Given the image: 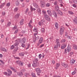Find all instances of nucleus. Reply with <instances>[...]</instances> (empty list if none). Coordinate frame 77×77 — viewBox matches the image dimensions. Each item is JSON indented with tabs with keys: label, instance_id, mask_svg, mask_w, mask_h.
<instances>
[{
	"label": "nucleus",
	"instance_id": "4be33fe9",
	"mask_svg": "<svg viewBox=\"0 0 77 77\" xmlns=\"http://www.w3.org/2000/svg\"><path fill=\"white\" fill-rule=\"evenodd\" d=\"M55 26L56 27V29H58V26H58V23H55Z\"/></svg>",
	"mask_w": 77,
	"mask_h": 77
},
{
	"label": "nucleus",
	"instance_id": "4468645a",
	"mask_svg": "<svg viewBox=\"0 0 77 77\" xmlns=\"http://www.w3.org/2000/svg\"><path fill=\"white\" fill-rule=\"evenodd\" d=\"M33 5L35 8H39V6H38L37 4L35 3H33Z\"/></svg>",
	"mask_w": 77,
	"mask_h": 77
},
{
	"label": "nucleus",
	"instance_id": "603ef678",
	"mask_svg": "<svg viewBox=\"0 0 77 77\" xmlns=\"http://www.w3.org/2000/svg\"><path fill=\"white\" fill-rule=\"evenodd\" d=\"M28 11H29V9L27 8L26 11H25V13L26 14V13H27V12H28Z\"/></svg>",
	"mask_w": 77,
	"mask_h": 77
},
{
	"label": "nucleus",
	"instance_id": "aec40b11",
	"mask_svg": "<svg viewBox=\"0 0 77 77\" xmlns=\"http://www.w3.org/2000/svg\"><path fill=\"white\" fill-rule=\"evenodd\" d=\"M60 66V63H57L56 66L55 68L56 69H58V68H59Z\"/></svg>",
	"mask_w": 77,
	"mask_h": 77
},
{
	"label": "nucleus",
	"instance_id": "c85d7f7f",
	"mask_svg": "<svg viewBox=\"0 0 77 77\" xmlns=\"http://www.w3.org/2000/svg\"><path fill=\"white\" fill-rule=\"evenodd\" d=\"M20 2L18 1H17L16 2V6H18Z\"/></svg>",
	"mask_w": 77,
	"mask_h": 77
},
{
	"label": "nucleus",
	"instance_id": "a878e982",
	"mask_svg": "<svg viewBox=\"0 0 77 77\" xmlns=\"http://www.w3.org/2000/svg\"><path fill=\"white\" fill-rule=\"evenodd\" d=\"M58 46H59V45H56L54 47V50H57V49L58 48Z\"/></svg>",
	"mask_w": 77,
	"mask_h": 77
},
{
	"label": "nucleus",
	"instance_id": "2f4dec72",
	"mask_svg": "<svg viewBox=\"0 0 77 77\" xmlns=\"http://www.w3.org/2000/svg\"><path fill=\"white\" fill-rule=\"evenodd\" d=\"M58 14H59L60 15H63L62 12L60 10L58 11Z\"/></svg>",
	"mask_w": 77,
	"mask_h": 77
},
{
	"label": "nucleus",
	"instance_id": "6e6d98bb",
	"mask_svg": "<svg viewBox=\"0 0 77 77\" xmlns=\"http://www.w3.org/2000/svg\"><path fill=\"white\" fill-rule=\"evenodd\" d=\"M10 3H8L7 4V6H10Z\"/></svg>",
	"mask_w": 77,
	"mask_h": 77
},
{
	"label": "nucleus",
	"instance_id": "ea45409f",
	"mask_svg": "<svg viewBox=\"0 0 77 77\" xmlns=\"http://www.w3.org/2000/svg\"><path fill=\"white\" fill-rule=\"evenodd\" d=\"M18 10V8H16L14 10V12H17Z\"/></svg>",
	"mask_w": 77,
	"mask_h": 77
},
{
	"label": "nucleus",
	"instance_id": "9d476101",
	"mask_svg": "<svg viewBox=\"0 0 77 77\" xmlns=\"http://www.w3.org/2000/svg\"><path fill=\"white\" fill-rule=\"evenodd\" d=\"M43 23H44V20H42L38 23L39 26H42V25H43V24H44Z\"/></svg>",
	"mask_w": 77,
	"mask_h": 77
},
{
	"label": "nucleus",
	"instance_id": "58836bf2",
	"mask_svg": "<svg viewBox=\"0 0 77 77\" xmlns=\"http://www.w3.org/2000/svg\"><path fill=\"white\" fill-rule=\"evenodd\" d=\"M50 6V4L49 3H48L46 4V7H49Z\"/></svg>",
	"mask_w": 77,
	"mask_h": 77
},
{
	"label": "nucleus",
	"instance_id": "e2e57ef3",
	"mask_svg": "<svg viewBox=\"0 0 77 77\" xmlns=\"http://www.w3.org/2000/svg\"><path fill=\"white\" fill-rule=\"evenodd\" d=\"M10 68H11V69H12V71H13L14 69V68H13L12 67H10Z\"/></svg>",
	"mask_w": 77,
	"mask_h": 77
},
{
	"label": "nucleus",
	"instance_id": "338daca9",
	"mask_svg": "<svg viewBox=\"0 0 77 77\" xmlns=\"http://www.w3.org/2000/svg\"><path fill=\"white\" fill-rule=\"evenodd\" d=\"M54 77H61L60 76H58V75H54Z\"/></svg>",
	"mask_w": 77,
	"mask_h": 77
},
{
	"label": "nucleus",
	"instance_id": "6e6552de",
	"mask_svg": "<svg viewBox=\"0 0 77 77\" xmlns=\"http://www.w3.org/2000/svg\"><path fill=\"white\" fill-rule=\"evenodd\" d=\"M33 64H32L33 67H36L37 66V62L35 60L33 61Z\"/></svg>",
	"mask_w": 77,
	"mask_h": 77
},
{
	"label": "nucleus",
	"instance_id": "bf43d9fd",
	"mask_svg": "<svg viewBox=\"0 0 77 77\" xmlns=\"http://www.w3.org/2000/svg\"><path fill=\"white\" fill-rule=\"evenodd\" d=\"M67 34H68V33L67 32H66L65 36H66V37L67 36H68V35H67Z\"/></svg>",
	"mask_w": 77,
	"mask_h": 77
},
{
	"label": "nucleus",
	"instance_id": "2eb2a0df",
	"mask_svg": "<svg viewBox=\"0 0 77 77\" xmlns=\"http://www.w3.org/2000/svg\"><path fill=\"white\" fill-rule=\"evenodd\" d=\"M26 38H23L22 39V41L21 43L22 44H24V43H25V42H26Z\"/></svg>",
	"mask_w": 77,
	"mask_h": 77
},
{
	"label": "nucleus",
	"instance_id": "7ed1b4c3",
	"mask_svg": "<svg viewBox=\"0 0 77 77\" xmlns=\"http://www.w3.org/2000/svg\"><path fill=\"white\" fill-rule=\"evenodd\" d=\"M71 47L70 46H68L67 49H65V52L66 53L67 51L68 53H69L70 51H71Z\"/></svg>",
	"mask_w": 77,
	"mask_h": 77
},
{
	"label": "nucleus",
	"instance_id": "1a4fd4ad",
	"mask_svg": "<svg viewBox=\"0 0 77 77\" xmlns=\"http://www.w3.org/2000/svg\"><path fill=\"white\" fill-rule=\"evenodd\" d=\"M16 41H17V42H16L14 44V46H18V45L19 44V43H20V40H16Z\"/></svg>",
	"mask_w": 77,
	"mask_h": 77
},
{
	"label": "nucleus",
	"instance_id": "4d7b16f0",
	"mask_svg": "<svg viewBox=\"0 0 77 77\" xmlns=\"http://www.w3.org/2000/svg\"><path fill=\"white\" fill-rule=\"evenodd\" d=\"M72 75H74V74H75V71L73 72L72 73Z\"/></svg>",
	"mask_w": 77,
	"mask_h": 77
},
{
	"label": "nucleus",
	"instance_id": "f3484780",
	"mask_svg": "<svg viewBox=\"0 0 77 77\" xmlns=\"http://www.w3.org/2000/svg\"><path fill=\"white\" fill-rule=\"evenodd\" d=\"M42 42H43V38L41 37L40 38L38 43L40 44H41Z\"/></svg>",
	"mask_w": 77,
	"mask_h": 77
},
{
	"label": "nucleus",
	"instance_id": "9b49d317",
	"mask_svg": "<svg viewBox=\"0 0 77 77\" xmlns=\"http://www.w3.org/2000/svg\"><path fill=\"white\" fill-rule=\"evenodd\" d=\"M16 63L18 64H19V65H20L21 66H23V63H21V62L20 60L17 61H16Z\"/></svg>",
	"mask_w": 77,
	"mask_h": 77
},
{
	"label": "nucleus",
	"instance_id": "864d4df0",
	"mask_svg": "<svg viewBox=\"0 0 77 77\" xmlns=\"http://www.w3.org/2000/svg\"><path fill=\"white\" fill-rule=\"evenodd\" d=\"M42 12L44 14H46V11H45L43 10V11Z\"/></svg>",
	"mask_w": 77,
	"mask_h": 77
},
{
	"label": "nucleus",
	"instance_id": "a18cd8bd",
	"mask_svg": "<svg viewBox=\"0 0 77 77\" xmlns=\"http://www.w3.org/2000/svg\"><path fill=\"white\" fill-rule=\"evenodd\" d=\"M66 40L65 39H64L61 40V42H65Z\"/></svg>",
	"mask_w": 77,
	"mask_h": 77
},
{
	"label": "nucleus",
	"instance_id": "72a5a7b5",
	"mask_svg": "<svg viewBox=\"0 0 77 77\" xmlns=\"http://www.w3.org/2000/svg\"><path fill=\"white\" fill-rule=\"evenodd\" d=\"M5 3H3L0 6V8H2L4 6H5Z\"/></svg>",
	"mask_w": 77,
	"mask_h": 77
},
{
	"label": "nucleus",
	"instance_id": "37998d69",
	"mask_svg": "<svg viewBox=\"0 0 77 77\" xmlns=\"http://www.w3.org/2000/svg\"><path fill=\"white\" fill-rule=\"evenodd\" d=\"M42 57V55L41 54L39 55L38 57H39V59H41V58Z\"/></svg>",
	"mask_w": 77,
	"mask_h": 77
},
{
	"label": "nucleus",
	"instance_id": "0e129e2a",
	"mask_svg": "<svg viewBox=\"0 0 77 77\" xmlns=\"http://www.w3.org/2000/svg\"><path fill=\"white\" fill-rule=\"evenodd\" d=\"M21 46L22 47H25V45H23V44H22Z\"/></svg>",
	"mask_w": 77,
	"mask_h": 77
},
{
	"label": "nucleus",
	"instance_id": "bb28decb",
	"mask_svg": "<svg viewBox=\"0 0 77 77\" xmlns=\"http://www.w3.org/2000/svg\"><path fill=\"white\" fill-rule=\"evenodd\" d=\"M30 10L32 12V11H35L36 9L35 8H32V7L31 6L30 8Z\"/></svg>",
	"mask_w": 77,
	"mask_h": 77
},
{
	"label": "nucleus",
	"instance_id": "39448f33",
	"mask_svg": "<svg viewBox=\"0 0 77 77\" xmlns=\"http://www.w3.org/2000/svg\"><path fill=\"white\" fill-rule=\"evenodd\" d=\"M41 8H44L45 6V2L44 1H41Z\"/></svg>",
	"mask_w": 77,
	"mask_h": 77
},
{
	"label": "nucleus",
	"instance_id": "ddd939ff",
	"mask_svg": "<svg viewBox=\"0 0 77 77\" xmlns=\"http://www.w3.org/2000/svg\"><path fill=\"white\" fill-rule=\"evenodd\" d=\"M32 23H33V22H32V20H31L30 21L29 23L28 24L29 27L31 28L33 27V26H32L31 25V24H32Z\"/></svg>",
	"mask_w": 77,
	"mask_h": 77
},
{
	"label": "nucleus",
	"instance_id": "f704fd0d",
	"mask_svg": "<svg viewBox=\"0 0 77 77\" xmlns=\"http://www.w3.org/2000/svg\"><path fill=\"white\" fill-rule=\"evenodd\" d=\"M32 77H36V75H35V74L34 73H32Z\"/></svg>",
	"mask_w": 77,
	"mask_h": 77
},
{
	"label": "nucleus",
	"instance_id": "0eeeda50",
	"mask_svg": "<svg viewBox=\"0 0 77 77\" xmlns=\"http://www.w3.org/2000/svg\"><path fill=\"white\" fill-rule=\"evenodd\" d=\"M62 65L64 68H68V65L65 63H62Z\"/></svg>",
	"mask_w": 77,
	"mask_h": 77
},
{
	"label": "nucleus",
	"instance_id": "cd10ccee",
	"mask_svg": "<svg viewBox=\"0 0 77 77\" xmlns=\"http://www.w3.org/2000/svg\"><path fill=\"white\" fill-rule=\"evenodd\" d=\"M23 21H24V20L23 19H22L20 21V24H21V25L23 24Z\"/></svg>",
	"mask_w": 77,
	"mask_h": 77
},
{
	"label": "nucleus",
	"instance_id": "473e14b6",
	"mask_svg": "<svg viewBox=\"0 0 77 77\" xmlns=\"http://www.w3.org/2000/svg\"><path fill=\"white\" fill-rule=\"evenodd\" d=\"M20 17V14H17L15 15V18H18Z\"/></svg>",
	"mask_w": 77,
	"mask_h": 77
},
{
	"label": "nucleus",
	"instance_id": "a19ab883",
	"mask_svg": "<svg viewBox=\"0 0 77 77\" xmlns=\"http://www.w3.org/2000/svg\"><path fill=\"white\" fill-rule=\"evenodd\" d=\"M17 29V27L16 26H15L13 28V30H15V29Z\"/></svg>",
	"mask_w": 77,
	"mask_h": 77
},
{
	"label": "nucleus",
	"instance_id": "052dcab7",
	"mask_svg": "<svg viewBox=\"0 0 77 77\" xmlns=\"http://www.w3.org/2000/svg\"><path fill=\"white\" fill-rule=\"evenodd\" d=\"M13 71L15 72H17V71L16 69H14Z\"/></svg>",
	"mask_w": 77,
	"mask_h": 77
},
{
	"label": "nucleus",
	"instance_id": "8fccbe9b",
	"mask_svg": "<svg viewBox=\"0 0 77 77\" xmlns=\"http://www.w3.org/2000/svg\"><path fill=\"white\" fill-rule=\"evenodd\" d=\"M11 24V22H9L8 24V26H10V25Z\"/></svg>",
	"mask_w": 77,
	"mask_h": 77
},
{
	"label": "nucleus",
	"instance_id": "c03bdc74",
	"mask_svg": "<svg viewBox=\"0 0 77 77\" xmlns=\"http://www.w3.org/2000/svg\"><path fill=\"white\" fill-rule=\"evenodd\" d=\"M66 37H67V38H68V39H71V38H72L71 37V36H69L68 35H67V36Z\"/></svg>",
	"mask_w": 77,
	"mask_h": 77
},
{
	"label": "nucleus",
	"instance_id": "412c9836",
	"mask_svg": "<svg viewBox=\"0 0 77 77\" xmlns=\"http://www.w3.org/2000/svg\"><path fill=\"white\" fill-rule=\"evenodd\" d=\"M59 6H57L55 7V10L56 11H59Z\"/></svg>",
	"mask_w": 77,
	"mask_h": 77
},
{
	"label": "nucleus",
	"instance_id": "49530a36",
	"mask_svg": "<svg viewBox=\"0 0 77 77\" xmlns=\"http://www.w3.org/2000/svg\"><path fill=\"white\" fill-rule=\"evenodd\" d=\"M73 48H74V49H75V50H77V46H76V45H74L73 46Z\"/></svg>",
	"mask_w": 77,
	"mask_h": 77
},
{
	"label": "nucleus",
	"instance_id": "3c124183",
	"mask_svg": "<svg viewBox=\"0 0 77 77\" xmlns=\"http://www.w3.org/2000/svg\"><path fill=\"white\" fill-rule=\"evenodd\" d=\"M57 1H55L54 3V5H57Z\"/></svg>",
	"mask_w": 77,
	"mask_h": 77
},
{
	"label": "nucleus",
	"instance_id": "680f3d73",
	"mask_svg": "<svg viewBox=\"0 0 77 77\" xmlns=\"http://www.w3.org/2000/svg\"><path fill=\"white\" fill-rule=\"evenodd\" d=\"M44 45V44L41 45L40 47V48H42V47Z\"/></svg>",
	"mask_w": 77,
	"mask_h": 77
},
{
	"label": "nucleus",
	"instance_id": "20e7f679",
	"mask_svg": "<svg viewBox=\"0 0 77 77\" xmlns=\"http://www.w3.org/2000/svg\"><path fill=\"white\" fill-rule=\"evenodd\" d=\"M44 17L48 21H50V17L48 15H47V14H44Z\"/></svg>",
	"mask_w": 77,
	"mask_h": 77
},
{
	"label": "nucleus",
	"instance_id": "09e8293b",
	"mask_svg": "<svg viewBox=\"0 0 77 77\" xmlns=\"http://www.w3.org/2000/svg\"><path fill=\"white\" fill-rule=\"evenodd\" d=\"M18 49V48H17L16 49L14 50V51H17Z\"/></svg>",
	"mask_w": 77,
	"mask_h": 77
},
{
	"label": "nucleus",
	"instance_id": "69168bd1",
	"mask_svg": "<svg viewBox=\"0 0 77 77\" xmlns=\"http://www.w3.org/2000/svg\"><path fill=\"white\" fill-rule=\"evenodd\" d=\"M5 12H3L2 13V15H5Z\"/></svg>",
	"mask_w": 77,
	"mask_h": 77
},
{
	"label": "nucleus",
	"instance_id": "6ab92c4d",
	"mask_svg": "<svg viewBox=\"0 0 77 77\" xmlns=\"http://www.w3.org/2000/svg\"><path fill=\"white\" fill-rule=\"evenodd\" d=\"M35 71L37 72H41V70H40V69L39 68H37L35 69Z\"/></svg>",
	"mask_w": 77,
	"mask_h": 77
},
{
	"label": "nucleus",
	"instance_id": "5fc2aeb1",
	"mask_svg": "<svg viewBox=\"0 0 77 77\" xmlns=\"http://www.w3.org/2000/svg\"><path fill=\"white\" fill-rule=\"evenodd\" d=\"M18 32V30H16L14 32V34H16V33H17V32Z\"/></svg>",
	"mask_w": 77,
	"mask_h": 77
},
{
	"label": "nucleus",
	"instance_id": "c9c22d12",
	"mask_svg": "<svg viewBox=\"0 0 77 77\" xmlns=\"http://www.w3.org/2000/svg\"><path fill=\"white\" fill-rule=\"evenodd\" d=\"M2 51H5L6 52V49L5 48H2Z\"/></svg>",
	"mask_w": 77,
	"mask_h": 77
},
{
	"label": "nucleus",
	"instance_id": "a211bd4d",
	"mask_svg": "<svg viewBox=\"0 0 77 77\" xmlns=\"http://www.w3.org/2000/svg\"><path fill=\"white\" fill-rule=\"evenodd\" d=\"M66 44H63L61 46V48L62 49L65 48L66 47Z\"/></svg>",
	"mask_w": 77,
	"mask_h": 77
},
{
	"label": "nucleus",
	"instance_id": "423d86ee",
	"mask_svg": "<svg viewBox=\"0 0 77 77\" xmlns=\"http://www.w3.org/2000/svg\"><path fill=\"white\" fill-rule=\"evenodd\" d=\"M52 14L55 17H56V18H57V15L56 12L54 10L52 11Z\"/></svg>",
	"mask_w": 77,
	"mask_h": 77
},
{
	"label": "nucleus",
	"instance_id": "13d9d810",
	"mask_svg": "<svg viewBox=\"0 0 77 77\" xmlns=\"http://www.w3.org/2000/svg\"><path fill=\"white\" fill-rule=\"evenodd\" d=\"M73 6L74 8H76L77 7V6L75 4H73Z\"/></svg>",
	"mask_w": 77,
	"mask_h": 77
},
{
	"label": "nucleus",
	"instance_id": "f257e3e1",
	"mask_svg": "<svg viewBox=\"0 0 77 77\" xmlns=\"http://www.w3.org/2000/svg\"><path fill=\"white\" fill-rule=\"evenodd\" d=\"M65 29L63 26H61L60 29V35H63V32H64V30Z\"/></svg>",
	"mask_w": 77,
	"mask_h": 77
},
{
	"label": "nucleus",
	"instance_id": "de8ad7c7",
	"mask_svg": "<svg viewBox=\"0 0 77 77\" xmlns=\"http://www.w3.org/2000/svg\"><path fill=\"white\" fill-rule=\"evenodd\" d=\"M11 50H12V49H14V46L13 45H12L11 47Z\"/></svg>",
	"mask_w": 77,
	"mask_h": 77
},
{
	"label": "nucleus",
	"instance_id": "b1692460",
	"mask_svg": "<svg viewBox=\"0 0 77 77\" xmlns=\"http://www.w3.org/2000/svg\"><path fill=\"white\" fill-rule=\"evenodd\" d=\"M24 54H25L24 52L19 53V55L21 56H24Z\"/></svg>",
	"mask_w": 77,
	"mask_h": 77
},
{
	"label": "nucleus",
	"instance_id": "79ce46f5",
	"mask_svg": "<svg viewBox=\"0 0 77 77\" xmlns=\"http://www.w3.org/2000/svg\"><path fill=\"white\" fill-rule=\"evenodd\" d=\"M69 13L70 14H71L72 15V14H74L73 13V12H72L71 11H69Z\"/></svg>",
	"mask_w": 77,
	"mask_h": 77
},
{
	"label": "nucleus",
	"instance_id": "f8f14e48",
	"mask_svg": "<svg viewBox=\"0 0 77 77\" xmlns=\"http://www.w3.org/2000/svg\"><path fill=\"white\" fill-rule=\"evenodd\" d=\"M59 39H57L56 40V42L57 45H59V47H60V42H59Z\"/></svg>",
	"mask_w": 77,
	"mask_h": 77
},
{
	"label": "nucleus",
	"instance_id": "e433bc0d",
	"mask_svg": "<svg viewBox=\"0 0 77 77\" xmlns=\"http://www.w3.org/2000/svg\"><path fill=\"white\" fill-rule=\"evenodd\" d=\"M73 22L74 23H77V20L76 19V18L74 19L73 20Z\"/></svg>",
	"mask_w": 77,
	"mask_h": 77
},
{
	"label": "nucleus",
	"instance_id": "774afa93",
	"mask_svg": "<svg viewBox=\"0 0 77 77\" xmlns=\"http://www.w3.org/2000/svg\"><path fill=\"white\" fill-rule=\"evenodd\" d=\"M37 10L38 12H40L41 11V10L40 8H38V9Z\"/></svg>",
	"mask_w": 77,
	"mask_h": 77
},
{
	"label": "nucleus",
	"instance_id": "7c9ffc66",
	"mask_svg": "<svg viewBox=\"0 0 77 77\" xmlns=\"http://www.w3.org/2000/svg\"><path fill=\"white\" fill-rule=\"evenodd\" d=\"M33 31H34V32H36V33H38V29H37V28H35L33 30Z\"/></svg>",
	"mask_w": 77,
	"mask_h": 77
},
{
	"label": "nucleus",
	"instance_id": "c756f323",
	"mask_svg": "<svg viewBox=\"0 0 77 77\" xmlns=\"http://www.w3.org/2000/svg\"><path fill=\"white\" fill-rule=\"evenodd\" d=\"M41 32L42 33H44L45 32V29L44 28H42L41 30Z\"/></svg>",
	"mask_w": 77,
	"mask_h": 77
},
{
	"label": "nucleus",
	"instance_id": "f03ea898",
	"mask_svg": "<svg viewBox=\"0 0 77 77\" xmlns=\"http://www.w3.org/2000/svg\"><path fill=\"white\" fill-rule=\"evenodd\" d=\"M8 72L7 73L6 72H5L4 73V75H7L8 76H11V75L12 74V71L10 70H8Z\"/></svg>",
	"mask_w": 77,
	"mask_h": 77
},
{
	"label": "nucleus",
	"instance_id": "393cba45",
	"mask_svg": "<svg viewBox=\"0 0 77 77\" xmlns=\"http://www.w3.org/2000/svg\"><path fill=\"white\" fill-rule=\"evenodd\" d=\"M17 74L19 75H23V73H22V72H18L17 73Z\"/></svg>",
	"mask_w": 77,
	"mask_h": 77
},
{
	"label": "nucleus",
	"instance_id": "5701e85b",
	"mask_svg": "<svg viewBox=\"0 0 77 77\" xmlns=\"http://www.w3.org/2000/svg\"><path fill=\"white\" fill-rule=\"evenodd\" d=\"M75 62V60H71L70 63H72V64H73V63H74Z\"/></svg>",
	"mask_w": 77,
	"mask_h": 77
},
{
	"label": "nucleus",
	"instance_id": "4c0bfd02",
	"mask_svg": "<svg viewBox=\"0 0 77 77\" xmlns=\"http://www.w3.org/2000/svg\"><path fill=\"white\" fill-rule=\"evenodd\" d=\"M73 3L75 4H77V0H72Z\"/></svg>",
	"mask_w": 77,
	"mask_h": 77
},
{
	"label": "nucleus",
	"instance_id": "dca6fc26",
	"mask_svg": "<svg viewBox=\"0 0 77 77\" xmlns=\"http://www.w3.org/2000/svg\"><path fill=\"white\" fill-rule=\"evenodd\" d=\"M47 12L48 13V14H49V15H50L51 17H52V13H51V11L50 10H48Z\"/></svg>",
	"mask_w": 77,
	"mask_h": 77
}]
</instances>
